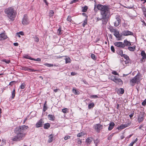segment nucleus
<instances>
[{"label": "nucleus", "instance_id": "obj_4", "mask_svg": "<svg viewBox=\"0 0 146 146\" xmlns=\"http://www.w3.org/2000/svg\"><path fill=\"white\" fill-rule=\"evenodd\" d=\"M141 74L140 73H137V75L130 80V84L132 86H135L136 83L138 84L141 80Z\"/></svg>", "mask_w": 146, "mask_h": 146}, {"label": "nucleus", "instance_id": "obj_17", "mask_svg": "<svg viewBox=\"0 0 146 146\" xmlns=\"http://www.w3.org/2000/svg\"><path fill=\"white\" fill-rule=\"evenodd\" d=\"M36 127H40L42 126V121L40 119L36 124Z\"/></svg>", "mask_w": 146, "mask_h": 146}, {"label": "nucleus", "instance_id": "obj_16", "mask_svg": "<svg viewBox=\"0 0 146 146\" xmlns=\"http://www.w3.org/2000/svg\"><path fill=\"white\" fill-rule=\"evenodd\" d=\"M114 125L115 124L113 122H111L109 124V126L108 128V130L110 131L112 130L113 128Z\"/></svg>", "mask_w": 146, "mask_h": 146}, {"label": "nucleus", "instance_id": "obj_25", "mask_svg": "<svg viewBox=\"0 0 146 146\" xmlns=\"http://www.w3.org/2000/svg\"><path fill=\"white\" fill-rule=\"evenodd\" d=\"M62 112L64 113H67L68 112V110L67 108H64L62 109Z\"/></svg>", "mask_w": 146, "mask_h": 146}, {"label": "nucleus", "instance_id": "obj_36", "mask_svg": "<svg viewBox=\"0 0 146 146\" xmlns=\"http://www.w3.org/2000/svg\"><path fill=\"white\" fill-rule=\"evenodd\" d=\"M91 58L92 59L94 60H96V57L95 56V55L94 54H91Z\"/></svg>", "mask_w": 146, "mask_h": 146}, {"label": "nucleus", "instance_id": "obj_21", "mask_svg": "<svg viewBox=\"0 0 146 146\" xmlns=\"http://www.w3.org/2000/svg\"><path fill=\"white\" fill-rule=\"evenodd\" d=\"M49 119L51 121H53L54 119V117L53 115L49 114L48 116Z\"/></svg>", "mask_w": 146, "mask_h": 146}, {"label": "nucleus", "instance_id": "obj_32", "mask_svg": "<svg viewBox=\"0 0 146 146\" xmlns=\"http://www.w3.org/2000/svg\"><path fill=\"white\" fill-rule=\"evenodd\" d=\"M1 61L2 62H5L7 64H9L10 62V60H6L5 59L1 60Z\"/></svg>", "mask_w": 146, "mask_h": 146}, {"label": "nucleus", "instance_id": "obj_12", "mask_svg": "<svg viewBox=\"0 0 146 146\" xmlns=\"http://www.w3.org/2000/svg\"><path fill=\"white\" fill-rule=\"evenodd\" d=\"M122 34L124 36H128L129 35H133V33L132 32L128 31H123L122 32Z\"/></svg>", "mask_w": 146, "mask_h": 146}, {"label": "nucleus", "instance_id": "obj_59", "mask_svg": "<svg viewBox=\"0 0 146 146\" xmlns=\"http://www.w3.org/2000/svg\"><path fill=\"white\" fill-rule=\"evenodd\" d=\"M29 68L28 67H24L23 68V69L25 70H27L28 71Z\"/></svg>", "mask_w": 146, "mask_h": 146}, {"label": "nucleus", "instance_id": "obj_9", "mask_svg": "<svg viewBox=\"0 0 146 146\" xmlns=\"http://www.w3.org/2000/svg\"><path fill=\"white\" fill-rule=\"evenodd\" d=\"M114 44L115 46L121 48H123L125 47L124 44L121 42H115Z\"/></svg>", "mask_w": 146, "mask_h": 146}, {"label": "nucleus", "instance_id": "obj_43", "mask_svg": "<svg viewBox=\"0 0 146 146\" xmlns=\"http://www.w3.org/2000/svg\"><path fill=\"white\" fill-rule=\"evenodd\" d=\"M6 143V140L4 139L2 140L1 146H3L5 145Z\"/></svg>", "mask_w": 146, "mask_h": 146}, {"label": "nucleus", "instance_id": "obj_22", "mask_svg": "<svg viewBox=\"0 0 146 146\" xmlns=\"http://www.w3.org/2000/svg\"><path fill=\"white\" fill-rule=\"evenodd\" d=\"M53 138V135L51 134L49 136V139L48 140V142L49 143H51L52 141Z\"/></svg>", "mask_w": 146, "mask_h": 146}, {"label": "nucleus", "instance_id": "obj_53", "mask_svg": "<svg viewBox=\"0 0 146 146\" xmlns=\"http://www.w3.org/2000/svg\"><path fill=\"white\" fill-rule=\"evenodd\" d=\"M70 137L69 136H65L64 138V139L65 140H67L69 139H70Z\"/></svg>", "mask_w": 146, "mask_h": 146}, {"label": "nucleus", "instance_id": "obj_47", "mask_svg": "<svg viewBox=\"0 0 146 146\" xmlns=\"http://www.w3.org/2000/svg\"><path fill=\"white\" fill-rule=\"evenodd\" d=\"M78 0H72L71 1L70 3V4H72L73 3H76L78 2Z\"/></svg>", "mask_w": 146, "mask_h": 146}, {"label": "nucleus", "instance_id": "obj_37", "mask_svg": "<svg viewBox=\"0 0 146 146\" xmlns=\"http://www.w3.org/2000/svg\"><path fill=\"white\" fill-rule=\"evenodd\" d=\"M44 65L48 67H52L54 66L52 64H50L47 63H45L44 64Z\"/></svg>", "mask_w": 146, "mask_h": 146}, {"label": "nucleus", "instance_id": "obj_63", "mask_svg": "<svg viewBox=\"0 0 146 146\" xmlns=\"http://www.w3.org/2000/svg\"><path fill=\"white\" fill-rule=\"evenodd\" d=\"M133 113L129 115V116L130 118H131L133 117Z\"/></svg>", "mask_w": 146, "mask_h": 146}, {"label": "nucleus", "instance_id": "obj_28", "mask_svg": "<svg viewBox=\"0 0 146 146\" xmlns=\"http://www.w3.org/2000/svg\"><path fill=\"white\" fill-rule=\"evenodd\" d=\"M57 33L58 35H60L62 34V32H61V28L59 27L58 29Z\"/></svg>", "mask_w": 146, "mask_h": 146}, {"label": "nucleus", "instance_id": "obj_29", "mask_svg": "<svg viewBox=\"0 0 146 146\" xmlns=\"http://www.w3.org/2000/svg\"><path fill=\"white\" fill-rule=\"evenodd\" d=\"M88 9V7L87 6H85L84 7H82V11L83 12H86Z\"/></svg>", "mask_w": 146, "mask_h": 146}, {"label": "nucleus", "instance_id": "obj_57", "mask_svg": "<svg viewBox=\"0 0 146 146\" xmlns=\"http://www.w3.org/2000/svg\"><path fill=\"white\" fill-rule=\"evenodd\" d=\"M142 105L145 106L146 105V99L142 102Z\"/></svg>", "mask_w": 146, "mask_h": 146}, {"label": "nucleus", "instance_id": "obj_33", "mask_svg": "<svg viewBox=\"0 0 146 146\" xmlns=\"http://www.w3.org/2000/svg\"><path fill=\"white\" fill-rule=\"evenodd\" d=\"M94 106V104L93 103H92L89 104L88 105V107L89 109H91L92 108H93Z\"/></svg>", "mask_w": 146, "mask_h": 146}, {"label": "nucleus", "instance_id": "obj_62", "mask_svg": "<svg viewBox=\"0 0 146 146\" xmlns=\"http://www.w3.org/2000/svg\"><path fill=\"white\" fill-rule=\"evenodd\" d=\"M78 143L79 144H81L82 143V141L81 140H79L78 141Z\"/></svg>", "mask_w": 146, "mask_h": 146}, {"label": "nucleus", "instance_id": "obj_13", "mask_svg": "<svg viewBox=\"0 0 146 146\" xmlns=\"http://www.w3.org/2000/svg\"><path fill=\"white\" fill-rule=\"evenodd\" d=\"M123 56L124 58L126 60H123L124 62H125V64H127L129 63V57L126 54H123Z\"/></svg>", "mask_w": 146, "mask_h": 146}, {"label": "nucleus", "instance_id": "obj_10", "mask_svg": "<svg viewBox=\"0 0 146 146\" xmlns=\"http://www.w3.org/2000/svg\"><path fill=\"white\" fill-rule=\"evenodd\" d=\"M144 114L143 113L140 112L138 116V121L139 122H141L143 120Z\"/></svg>", "mask_w": 146, "mask_h": 146}, {"label": "nucleus", "instance_id": "obj_18", "mask_svg": "<svg viewBox=\"0 0 146 146\" xmlns=\"http://www.w3.org/2000/svg\"><path fill=\"white\" fill-rule=\"evenodd\" d=\"M125 46H126L131 45V43L127 41V40H125L124 41V43Z\"/></svg>", "mask_w": 146, "mask_h": 146}, {"label": "nucleus", "instance_id": "obj_46", "mask_svg": "<svg viewBox=\"0 0 146 146\" xmlns=\"http://www.w3.org/2000/svg\"><path fill=\"white\" fill-rule=\"evenodd\" d=\"M37 70H34V69H31L29 68H28V71L29 72H32V71H34L35 72L36 71H37Z\"/></svg>", "mask_w": 146, "mask_h": 146}, {"label": "nucleus", "instance_id": "obj_24", "mask_svg": "<svg viewBox=\"0 0 146 146\" xmlns=\"http://www.w3.org/2000/svg\"><path fill=\"white\" fill-rule=\"evenodd\" d=\"M117 54L120 55L121 56H122L123 54V51L121 50H118L117 52Z\"/></svg>", "mask_w": 146, "mask_h": 146}, {"label": "nucleus", "instance_id": "obj_64", "mask_svg": "<svg viewBox=\"0 0 146 146\" xmlns=\"http://www.w3.org/2000/svg\"><path fill=\"white\" fill-rule=\"evenodd\" d=\"M59 90V89H54V92H57L58 90Z\"/></svg>", "mask_w": 146, "mask_h": 146}, {"label": "nucleus", "instance_id": "obj_51", "mask_svg": "<svg viewBox=\"0 0 146 146\" xmlns=\"http://www.w3.org/2000/svg\"><path fill=\"white\" fill-rule=\"evenodd\" d=\"M33 60H32L38 61H41V59L40 58H38L36 59H35L33 58Z\"/></svg>", "mask_w": 146, "mask_h": 146}, {"label": "nucleus", "instance_id": "obj_27", "mask_svg": "<svg viewBox=\"0 0 146 146\" xmlns=\"http://www.w3.org/2000/svg\"><path fill=\"white\" fill-rule=\"evenodd\" d=\"M23 57L27 59H29L31 60H33V58L29 56L28 55H25V56H23Z\"/></svg>", "mask_w": 146, "mask_h": 146}, {"label": "nucleus", "instance_id": "obj_3", "mask_svg": "<svg viewBox=\"0 0 146 146\" xmlns=\"http://www.w3.org/2000/svg\"><path fill=\"white\" fill-rule=\"evenodd\" d=\"M4 11L7 16L10 20L12 21L14 20L16 13L13 8L10 7L7 8Z\"/></svg>", "mask_w": 146, "mask_h": 146}, {"label": "nucleus", "instance_id": "obj_14", "mask_svg": "<svg viewBox=\"0 0 146 146\" xmlns=\"http://www.w3.org/2000/svg\"><path fill=\"white\" fill-rule=\"evenodd\" d=\"M7 38V35L4 33L0 34V40H3Z\"/></svg>", "mask_w": 146, "mask_h": 146}, {"label": "nucleus", "instance_id": "obj_44", "mask_svg": "<svg viewBox=\"0 0 146 146\" xmlns=\"http://www.w3.org/2000/svg\"><path fill=\"white\" fill-rule=\"evenodd\" d=\"M70 59L69 58H66V63H68L70 62Z\"/></svg>", "mask_w": 146, "mask_h": 146}, {"label": "nucleus", "instance_id": "obj_6", "mask_svg": "<svg viewBox=\"0 0 146 146\" xmlns=\"http://www.w3.org/2000/svg\"><path fill=\"white\" fill-rule=\"evenodd\" d=\"M116 20L114 23V25L115 27H117L119 26V23H121L120 17L118 15L116 16Z\"/></svg>", "mask_w": 146, "mask_h": 146}, {"label": "nucleus", "instance_id": "obj_56", "mask_svg": "<svg viewBox=\"0 0 146 146\" xmlns=\"http://www.w3.org/2000/svg\"><path fill=\"white\" fill-rule=\"evenodd\" d=\"M17 34H19L20 35H24L23 33V32H22V31L19 32V33H17Z\"/></svg>", "mask_w": 146, "mask_h": 146}, {"label": "nucleus", "instance_id": "obj_48", "mask_svg": "<svg viewBox=\"0 0 146 146\" xmlns=\"http://www.w3.org/2000/svg\"><path fill=\"white\" fill-rule=\"evenodd\" d=\"M34 38L35 41L38 42L39 41V39L38 37L35 36L34 37Z\"/></svg>", "mask_w": 146, "mask_h": 146}, {"label": "nucleus", "instance_id": "obj_45", "mask_svg": "<svg viewBox=\"0 0 146 146\" xmlns=\"http://www.w3.org/2000/svg\"><path fill=\"white\" fill-rule=\"evenodd\" d=\"M114 133H112L109 135L108 137V139L109 140H110L111 139L112 137L113 136Z\"/></svg>", "mask_w": 146, "mask_h": 146}, {"label": "nucleus", "instance_id": "obj_41", "mask_svg": "<svg viewBox=\"0 0 146 146\" xmlns=\"http://www.w3.org/2000/svg\"><path fill=\"white\" fill-rule=\"evenodd\" d=\"M110 30V31L111 32H113L114 33L115 31V29L113 28L112 27H110L109 28Z\"/></svg>", "mask_w": 146, "mask_h": 146}, {"label": "nucleus", "instance_id": "obj_49", "mask_svg": "<svg viewBox=\"0 0 146 146\" xmlns=\"http://www.w3.org/2000/svg\"><path fill=\"white\" fill-rule=\"evenodd\" d=\"M50 15L52 16L54 13V12L52 10H50Z\"/></svg>", "mask_w": 146, "mask_h": 146}, {"label": "nucleus", "instance_id": "obj_38", "mask_svg": "<svg viewBox=\"0 0 146 146\" xmlns=\"http://www.w3.org/2000/svg\"><path fill=\"white\" fill-rule=\"evenodd\" d=\"M25 83H23L20 86V87L21 89H22L25 88Z\"/></svg>", "mask_w": 146, "mask_h": 146}, {"label": "nucleus", "instance_id": "obj_34", "mask_svg": "<svg viewBox=\"0 0 146 146\" xmlns=\"http://www.w3.org/2000/svg\"><path fill=\"white\" fill-rule=\"evenodd\" d=\"M84 133L83 132H81V133H78L77 135V136L78 137H80L84 135Z\"/></svg>", "mask_w": 146, "mask_h": 146}, {"label": "nucleus", "instance_id": "obj_54", "mask_svg": "<svg viewBox=\"0 0 146 146\" xmlns=\"http://www.w3.org/2000/svg\"><path fill=\"white\" fill-rule=\"evenodd\" d=\"M111 50L113 52H115V49L114 47L113 46H111Z\"/></svg>", "mask_w": 146, "mask_h": 146}, {"label": "nucleus", "instance_id": "obj_55", "mask_svg": "<svg viewBox=\"0 0 146 146\" xmlns=\"http://www.w3.org/2000/svg\"><path fill=\"white\" fill-rule=\"evenodd\" d=\"M67 20L68 21L71 22V17L70 16H68Z\"/></svg>", "mask_w": 146, "mask_h": 146}, {"label": "nucleus", "instance_id": "obj_40", "mask_svg": "<svg viewBox=\"0 0 146 146\" xmlns=\"http://www.w3.org/2000/svg\"><path fill=\"white\" fill-rule=\"evenodd\" d=\"M118 91L121 94H122L124 93V90L123 88H120Z\"/></svg>", "mask_w": 146, "mask_h": 146}, {"label": "nucleus", "instance_id": "obj_15", "mask_svg": "<svg viewBox=\"0 0 146 146\" xmlns=\"http://www.w3.org/2000/svg\"><path fill=\"white\" fill-rule=\"evenodd\" d=\"M129 125V124H125L121 125L120 126L118 127L117 128V129L119 130L123 129L124 128L127 127Z\"/></svg>", "mask_w": 146, "mask_h": 146}, {"label": "nucleus", "instance_id": "obj_35", "mask_svg": "<svg viewBox=\"0 0 146 146\" xmlns=\"http://www.w3.org/2000/svg\"><path fill=\"white\" fill-rule=\"evenodd\" d=\"M46 102L45 101V103L44 104V108L43 109V111H45L46 110H47V107H46Z\"/></svg>", "mask_w": 146, "mask_h": 146}, {"label": "nucleus", "instance_id": "obj_61", "mask_svg": "<svg viewBox=\"0 0 146 146\" xmlns=\"http://www.w3.org/2000/svg\"><path fill=\"white\" fill-rule=\"evenodd\" d=\"M76 74L75 72H72L71 73V75H73V76H74V75H76Z\"/></svg>", "mask_w": 146, "mask_h": 146}, {"label": "nucleus", "instance_id": "obj_11", "mask_svg": "<svg viewBox=\"0 0 146 146\" xmlns=\"http://www.w3.org/2000/svg\"><path fill=\"white\" fill-rule=\"evenodd\" d=\"M114 35L118 39V40L121 39V35H120L119 34V32L117 30H115L114 32Z\"/></svg>", "mask_w": 146, "mask_h": 146}, {"label": "nucleus", "instance_id": "obj_26", "mask_svg": "<svg viewBox=\"0 0 146 146\" xmlns=\"http://www.w3.org/2000/svg\"><path fill=\"white\" fill-rule=\"evenodd\" d=\"M44 127L45 129H48L50 127V124L48 123H45L44 124Z\"/></svg>", "mask_w": 146, "mask_h": 146}, {"label": "nucleus", "instance_id": "obj_52", "mask_svg": "<svg viewBox=\"0 0 146 146\" xmlns=\"http://www.w3.org/2000/svg\"><path fill=\"white\" fill-rule=\"evenodd\" d=\"M87 21L86 20H85L84 21V23L82 24L83 26L84 27L85 25L87 24Z\"/></svg>", "mask_w": 146, "mask_h": 146}, {"label": "nucleus", "instance_id": "obj_19", "mask_svg": "<svg viewBox=\"0 0 146 146\" xmlns=\"http://www.w3.org/2000/svg\"><path fill=\"white\" fill-rule=\"evenodd\" d=\"M128 49L131 51H133L135 50V46H133L132 47L129 46L128 47Z\"/></svg>", "mask_w": 146, "mask_h": 146}, {"label": "nucleus", "instance_id": "obj_20", "mask_svg": "<svg viewBox=\"0 0 146 146\" xmlns=\"http://www.w3.org/2000/svg\"><path fill=\"white\" fill-rule=\"evenodd\" d=\"M141 55L142 56L143 59H145L146 58V54L144 51H142L141 52Z\"/></svg>", "mask_w": 146, "mask_h": 146}, {"label": "nucleus", "instance_id": "obj_7", "mask_svg": "<svg viewBox=\"0 0 146 146\" xmlns=\"http://www.w3.org/2000/svg\"><path fill=\"white\" fill-rule=\"evenodd\" d=\"M22 23L24 25H26L29 23V20L27 16L26 15L24 16L22 21Z\"/></svg>", "mask_w": 146, "mask_h": 146}, {"label": "nucleus", "instance_id": "obj_60", "mask_svg": "<svg viewBox=\"0 0 146 146\" xmlns=\"http://www.w3.org/2000/svg\"><path fill=\"white\" fill-rule=\"evenodd\" d=\"M13 44L15 46H17L18 45V43L17 42H15L13 43Z\"/></svg>", "mask_w": 146, "mask_h": 146}, {"label": "nucleus", "instance_id": "obj_31", "mask_svg": "<svg viewBox=\"0 0 146 146\" xmlns=\"http://www.w3.org/2000/svg\"><path fill=\"white\" fill-rule=\"evenodd\" d=\"M141 9L144 15L146 16V9L144 7H142Z\"/></svg>", "mask_w": 146, "mask_h": 146}, {"label": "nucleus", "instance_id": "obj_42", "mask_svg": "<svg viewBox=\"0 0 146 146\" xmlns=\"http://www.w3.org/2000/svg\"><path fill=\"white\" fill-rule=\"evenodd\" d=\"M90 98H98V97L97 95H93L91 96Z\"/></svg>", "mask_w": 146, "mask_h": 146}, {"label": "nucleus", "instance_id": "obj_58", "mask_svg": "<svg viewBox=\"0 0 146 146\" xmlns=\"http://www.w3.org/2000/svg\"><path fill=\"white\" fill-rule=\"evenodd\" d=\"M135 143V141H133L129 145V146H133V144Z\"/></svg>", "mask_w": 146, "mask_h": 146}, {"label": "nucleus", "instance_id": "obj_8", "mask_svg": "<svg viewBox=\"0 0 146 146\" xmlns=\"http://www.w3.org/2000/svg\"><path fill=\"white\" fill-rule=\"evenodd\" d=\"M94 127L95 129L97 132H99L102 129L103 126L100 124L98 123L95 125Z\"/></svg>", "mask_w": 146, "mask_h": 146}, {"label": "nucleus", "instance_id": "obj_2", "mask_svg": "<svg viewBox=\"0 0 146 146\" xmlns=\"http://www.w3.org/2000/svg\"><path fill=\"white\" fill-rule=\"evenodd\" d=\"M97 9L101 11V14L102 15V18L97 17L96 20L97 21L101 20L102 19H107L110 15V9L106 5H103L101 4H98L97 6Z\"/></svg>", "mask_w": 146, "mask_h": 146}, {"label": "nucleus", "instance_id": "obj_1", "mask_svg": "<svg viewBox=\"0 0 146 146\" xmlns=\"http://www.w3.org/2000/svg\"><path fill=\"white\" fill-rule=\"evenodd\" d=\"M28 128V126L25 125L16 128L15 131L17 135L12 139V140L13 141H17L23 139L25 135L24 132L26 131Z\"/></svg>", "mask_w": 146, "mask_h": 146}, {"label": "nucleus", "instance_id": "obj_5", "mask_svg": "<svg viewBox=\"0 0 146 146\" xmlns=\"http://www.w3.org/2000/svg\"><path fill=\"white\" fill-rule=\"evenodd\" d=\"M110 79L115 82L116 83L122 85L123 84V81L120 78L117 77L116 76L113 75L111 76L110 78Z\"/></svg>", "mask_w": 146, "mask_h": 146}, {"label": "nucleus", "instance_id": "obj_50", "mask_svg": "<svg viewBox=\"0 0 146 146\" xmlns=\"http://www.w3.org/2000/svg\"><path fill=\"white\" fill-rule=\"evenodd\" d=\"M112 73L113 74L115 75H119L118 73L115 71H113Z\"/></svg>", "mask_w": 146, "mask_h": 146}, {"label": "nucleus", "instance_id": "obj_23", "mask_svg": "<svg viewBox=\"0 0 146 146\" xmlns=\"http://www.w3.org/2000/svg\"><path fill=\"white\" fill-rule=\"evenodd\" d=\"M72 92L74 94L76 95L78 94H79V92L74 88L72 89Z\"/></svg>", "mask_w": 146, "mask_h": 146}, {"label": "nucleus", "instance_id": "obj_39", "mask_svg": "<svg viewBox=\"0 0 146 146\" xmlns=\"http://www.w3.org/2000/svg\"><path fill=\"white\" fill-rule=\"evenodd\" d=\"M92 139L91 138H88L86 140V142L88 143H90Z\"/></svg>", "mask_w": 146, "mask_h": 146}, {"label": "nucleus", "instance_id": "obj_30", "mask_svg": "<svg viewBox=\"0 0 146 146\" xmlns=\"http://www.w3.org/2000/svg\"><path fill=\"white\" fill-rule=\"evenodd\" d=\"M15 96V89H14L12 93V98H14Z\"/></svg>", "mask_w": 146, "mask_h": 146}]
</instances>
